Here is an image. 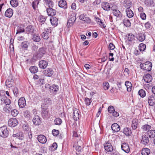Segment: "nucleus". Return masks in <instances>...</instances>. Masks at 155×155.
<instances>
[{
	"label": "nucleus",
	"instance_id": "61",
	"mask_svg": "<svg viewBox=\"0 0 155 155\" xmlns=\"http://www.w3.org/2000/svg\"><path fill=\"white\" fill-rule=\"evenodd\" d=\"M115 111L114 108L113 106H110L108 108V111L110 113H112Z\"/></svg>",
	"mask_w": 155,
	"mask_h": 155
},
{
	"label": "nucleus",
	"instance_id": "48",
	"mask_svg": "<svg viewBox=\"0 0 155 155\" xmlns=\"http://www.w3.org/2000/svg\"><path fill=\"white\" fill-rule=\"evenodd\" d=\"M138 94L141 97L143 98L146 96V92L144 90L141 89L139 90Z\"/></svg>",
	"mask_w": 155,
	"mask_h": 155
},
{
	"label": "nucleus",
	"instance_id": "43",
	"mask_svg": "<svg viewBox=\"0 0 155 155\" xmlns=\"http://www.w3.org/2000/svg\"><path fill=\"white\" fill-rule=\"evenodd\" d=\"M10 4L13 7H16L18 6V0H11L10 1Z\"/></svg>",
	"mask_w": 155,
	"mask_h": 155
},
{
	"label": "nucleus",
	"instance_id": "28",
	"mask_svg": "<svg viewBox=\"0 0 155 155\" xmlns=\"http://www.w3.org/2000/svg\"><path fill=\"white\" fill-rule=\"evenodd\" d=\"M13 10L10 8L8 9L5 12V16L8 18H11L13 15Z\"/></svg>",
	"mask_w": 155,
	"mask_h": 155
},
{
	"label": "nucleus",
	"instance_id": "56",
	"mask_svg": "<svg viewBox=\"0 0 155 155\" xmlns=\"http://www.w3.org/2000/svg\"><path fill=\"white\" fill-rule=\"evenodd\" d=\"M103 87L104 90H107L109 87V84L107 82H104L103 84Z\"/></svg>",
	"mask_w": 155,
	"mask_h": 155
},
{
	"label": "nucleus",
	"instance_id": "8",
	"mask_svg": "<svg viewBox=\"0 0 155 155\" xmlns=\"http://www.w3.org/2000/svg\"><path fill=\"white\" fill-rule=\"evenodd\" d=\"M53 7H49L47 8V12L48 15L49 16H53L56 14V11L55 9L52 8Z\"/></svg>",
	"mask_w": 155,
	"mask_h": 155
},
{
	"label": "nucleus",
	"instance_id": "13",
	"mask_svg": "<svg viewBox=\"0 0 155 155\" xmlns=\"http://www.w3.org/2000/svg\"><path fill=\"white\" fill-rule=\"evenodd\" d=\"M45 75L47 76L50 77L54 73V71L51 68H48L45 70L44 71Z\"/></svg>",
	"mask_w": 155,
	"mask_h": 155
},
{
	"label": "nucleus",
	"instance_id": "42",
	"mask_svg": "<svg viewBox=\"0 0 155 155\" xmlns=\"http://www.w3.org/2000/svg\"><path fill=\"white\" fill-rule=\"evenodd\" d=\"M24 116L26 119L29 120L30 119L31 116L30 112L28 110H26L24 112Z\"/></svg>",
	"mask_w": 155,
	"mask_h": 155
},
{
	"label": "nucleus",
	"instance_id": "38",
	"mask_svg": "<svg viewBox=\"0 0 155 155\" xmlns=\"http://www.w3.org/2000/svg\"><path fill=\"white\" fill-rule=\"evenodd\" d=\"M32 39L33 41L35 42H39L41 39L40 36L36 34H34L32 35Z\"/></svg>",
	"mask_w": 155,
	"mask_h": 155
},
{
	"label": "nucleus",
	"instance_id": "24",
	"mask_svg": "<svg viewBox=\"0 0 155 155\" xmlns=\"http://www.w3.org/2000/svg\"><path fill=\"white\" fill-rule=\"evenodd\" d=\"M132 2L129 0H125L123 2L124 6L126 8H130L132 6Z\"/></svg>",
	"mask_w": 155,
	"mask_h": 155
},
{
	"label": "nucleus",
	"instance_id": "35",
	"mask_svg": "<svg viewBox=\"0 0 155 155\" xmlns=\"http://www.w3.org/2000/svg\"><path fill=\"white\" fill-rule=\"evenodd\" d=\"M147 134L150 138H153L155 137V130H148Z\"/></svg>",
	"mask_w": 155,
	"mask_h": 155
},
{
	"label": "nucleus",
	"instance_id": "5",
	"mask_svg": "<svg viewBox=\"0 0 155 155\" xmlns=\"http://www.w3.org/2000/svg\"><path fill=\"white\" fill-rule=\"evenodd\" d=\"M147 101L149 106H153L155 105V96L150 95L147 97Z\"/></svg>",
	"mask_w": 155,
	"mask_h": 155
},
{
	"label": "nucleus",
	"instance_id": "57",
	"mask_svg": "<svg viewBox=\"0 0 155 155\" xmlns=\"http://www.w3.org/2000/svg\"><path fill=\"white\" fill-rule=\"evenodd\" d=\"M12 91L15 96L16 97H17L18 95V88L16 87H14L12 89Z\"/></svg>",
	"mask_w": 155,
	"mask_h": 155
},
{
	"label": "nucleus",
	"instance_id": "64",
	"mask_svg": "<svg viewBox=\"0 0 155 155\" xmlns=\"http://www.w3.org/2000/svg\"><path fill=\"white\" fill-rule=\"evenodd\" d=\"M84 101L86 104L87 106L90 105L91 102V100L87 98H85Z\"/></svg>",
	"mask_w": 155,
	"mask_h": 155
},
{
	"label": "nucleus",
	"instance_id": "11",
	"mask_svg": "<svg viewBox=\"0 0 155 155\" xmlns=\"http://www.w3.org/2000/svg\"><path fill=\"white\" fill-rule=\"evenodd\" d=\"M18 104L20 108H22L24 107L26 104L25 98L23 97L20 98L18 100Z\"/></svg>",
	"mask_w": 155,
	"mask_h": 155
},
{
	"label": "nucleus",
	"instance_id": "59",
	"mask_svg": "<svg viewBox=\"0 0 155 155\" xmlns=\"http://www.w3.org/2000/svg\"><path fill=\"white\" fill-rule=\"evenodd\" d=\"M18 113V111L16 109L13 110L11 111V114L14 117L16 116Z\"/></svg>",
	"mask_w": 155,
	"mask_h": 155
},
{
	"label": "nucleus",
	"instance_id": "36",
	"mask_svg": "<svg viewBox=\"0 0 155 155\" xmlns=\"http://www.w3.org/2000/svg\"><path fill=\"white\" fill-rule=\"evenodd\" d=\"M125 85L127 87V91L128 92H130L132 88V85L131 82L129 81H126L125 82Z\"/></svg>",
	"mask_w": 155,
	"mask_h": 155
},
{
	"label": "nucleus",
	"instance_id": "9",
	"mask_svg": "<svg viewBox=\"0 0 155 155\" xmlns=\"http://www.w3.org/2000/svg\"><path fill=\"white\" fill-rule=\"evenodd\" d=\"M41 108V115L43 118L46 119L48 118L49 116L48 114V108L47 107H45V108L43 107Z\"/></svg>",
	"mask_w": 155,
	"mask_h": 155
},
{
	"label": "nucleus",
	"instance_id": "14",
	"mask_svg": "<svg viewBox=\"0 0 155 155\" xmlns=\"http://www.w3.org/2000/svg\"><path fill=\"white\" fill-rule=\"evenodd\" d=\"M122 150L126 153H128L130 151L129 147L128 144L125 143H123L121 146Z\"/></svg>",
	"mask_w": 155,
	"mask_h": 155
},
{
	"label": "nucleus",
	"instance_id": "62",
	"mask_svg": "<svg viewBox=\"0 0 155 155\" xmlns=\"http://www.w3.org/2000/svg\"><path fill=\"white\" fill-rule=\"evenodd\" d=\"M59 133L58 130L53 129L52 131V133L54 136H57L59 134Z\"/></svg>",
	"mask_w": 155,
	"mask_h": 155
},
{
	"label": "nucleus",
	"instance_id": "52",
	"mask_svg": "<svg viewBox=\"0 0 155 155\" xmlns=\"http://www.w3.org/2000/svg\"><path fill=\"white\" fill-rule=\"evenodd\" d=\"M139 49L140 51H143L146 49V45L143 43L140 44L139 46Z\"/></svg>",
	"mask_w": 155,
	"mask_h": 155
},
{
	"label": "nucleus",
	"instance_id": "10",
	"mask_svg": "<svg viewBox=\"0 0 155 155\" xmlns=\"http://www.w3.org/2000/svg\"><path fill=\"white\" fill-rule=\"evenodd\" d=\"M112 13L114 15L120 19L122 17V15L120 12L117 9H113Z\"/></svg>",
	"mask_w": 155,
	"mask_h": 155
},
{
	"label": "nucleus",
	"instance_id": "30",
	"mask_svg": "<svg viewBox=\"0 0 155 155\" xmlns=\"http://www.w3.org/2000/svg\"><path fill=\"white\" fill-rule=\"evenodd\" d=\"M26 31L28 33L33 34L35 31L34 27L31 25H28L26 28Z\"/></svg>",
	"mask_w": 155,
	"mask_h": 155
},
{
	"label": "nucleus",
	"instance_id": "54",
	"mask_svg": "<svg viewBox=\"0 0 155 155\" xmlns=\"http://www.w3.org/2000/svg\"><path fill=\"white\" fill-rule=\"evenodd\" d=\"M73 147L78 152H81L83 150V147L81 146H74Z\"/></svg>",
	"mask_w": 155,
	"mask_h": 155
},
{
	"label": "nucleus",
	"instance_id": "1",
	"mask_svg": "<svg viewBox=\"0 0 155 155\" xmlns=\"http://www.w3.org/2000/svg\"><path fill=\"white\" fill-rule=\"evenodd\" d=\"M140 67L141 69L150 71L151 70L152 64L151 62L146 61L144 63H141Z\"/></svg>",
	"mask_w": 155,
	"mask_h": 155
},
{
	"label": "nucleus",
	"instance_id": "47",
	"mask_svg": "<svg viewBox=\"0 0 155 155\" xmlns=\"http://www.w3.org/2000/svg\"><path fill=\"white\" fill-rule=\"evenodd\" d=\"M39 2V0H35L32 3L31 5L33 8L35 10L37 7V5L38 4Z\"/></svg>",
	"mask_w": 155,
	"mask_h": 155
},
{
	"label": "nucleus",
	"instance_id": "60",
	"mask_svg": "<svg viewBox=\"0 0 155 155\" xmlns=\"http://www.w3.org/2000/svg\"><path fill=\"white\" fill-rule=\"evenodd\" d=\"M42 36L43 38L45 39H47L49 37V34L45 32H43L42 33Z\"/></svg>",
	"mask_w": 155,
	"mask_h": 155
},
{
	"label": "nucleus",
	"instance_id": "29",
	"mask_svg": "<svg viewBox=\"0 0 155 155\" xmlns=\"http://www.w3.org/2000/svg\"><path fill=\"white\" fill-rule=\"evenodd\" d=\"M112 130L115 132H117L120 131V126L117 123H114L111 127Z\"/></svg>",
	"mask_w": 155,
	"mask_h": 155
},
{
	"label": "nucleus",
	"instance_id": "50",
	"mask_svg": "<svg viewBox=\"0 0 155 155\" xmlns=\"http://www.w3.org/2000/svg\"><path fill=\"white\" fill-rule=\"evenodd\" d=\"M54 122L55 124L59 125H61L62 123V120L60 118H57L54 120Z\"/></svg>",
	"mask_w": 155,
	"mask_h": 155
},
{
	"label": "nucleus",
	"instance_id": "51",
	"mask_svg": "<svg viewBox=\"0 0 155 155\" xmlns=\"http://www.w3.org/2000/svg\"><path fill=\"white\" fill-rule=\"evenodd\" d=\"M141 128L143 130L147 131V130L150 129L151 128V127L148 124H145L143 125Z\"/></svg>",
	"mask_w": 155,
	"mask_h": 155
},
{
	"label": "nucleus",
	"instance_id": "55",
	"mask_svg": "<svg viewBox=\"0 0 155 155\" xmlns=\"http://www.w3.org/2000/svg\"><path fill=\"white\" fill-rule=\"evenodd\" d=\"M28 138L27 139V142H30L31 141V138L32 137V133L31 130L28 132Z\"/></svg>",
	"mask_w": 155,
	"mask_h": 155
},
{
	"label": "nucleus",
	"instance_id": "41",
	"mask_svg": "<svg viewBox=\"0 0 155 155\" xmlns=\"http://www.w3.org/2000/svg\"><path fill=\"white\" fill-rule=\"evenodd\" d=\"M1 99V101H2L3 100L5 105H9L11 103V100L5 96H4Z\"/></svg>",
	"mask_w": 155,
	"mask_h": 155
},
{
	"label": "nucleus",
	"instance_id": "63",
	"mask_svg": "<svg viewBox=\"0 0 155 155\" xmlns=\"http://www.w3.org/2000/svg\"><path fill=\"white\" fill-rule=\"evenodd\" d=\"M39 21L42 23L43 24L45 21L46 18L45 17L42 15H41L39 17Z\"/></svg>",
	"mask_w": 155,
	"mask_h": 155
},
{
	"label": "nucleus",
	"instance_id": "32",
	"mask_svg": "<svg viewBox=\"0 0 155 155\" xmlns=\"http://www.w3.org/2000/svg\"><path fill=\"white\" fill-rule=\"evenodd\" d=\"M78 112L79 110L77 109L73 110V118L75 120L77 121L78 119L79 118V115Z\"/></svg>",
	"mask_w": 155,
	"mask_h": 155
},
{
	"label": "nucleus",
	"instance_id": "31",
	"mask_svg": "<svg viewBox=\"0 0 155 155\" xmlns=\"http://www.w3.org/2000/svg\"><path fill=\"white\" fill-rule=\"evenodd\" d=\"M58 5L60 7L64 9L67 8V7L66 2L64 0H61L59 1Z\"/></svg>",
	"mask_w": 155,
	"mask_h": 155
},
{
	"label": "nucleus",
	"instance_id": "18",
	"mask_svg": "<svg viewBox=\"0 0 155 155\" xmlns=\"http://www.w3.org/2000/svg\"><path fill=\"white\" fill-rule=\"evenodd\" d=\"M16 34L21 33L25 31V25L23 24H20L17 28Z\"/></svg>",
	"mask_w": 155,
	"mask_h": 155
},
{
	"label": "nucleus",
	"instance_id": "27",
	"mask_svg": "<svg viewBox=\"0 0 155 155\" xmlns=\"http://www.w3.org/2000/svg\"><path fill=\"white\" fill-rule=\"evenodd\" d=\"M51 102V100L49 98H46L44 100L43 103L41 105V108L44 107L45 105L48 106L49 105Z\"/></svg>",
	"mask_w": 155,
	"mask_h": 155
},
{
	"label": "nucleus",
	"instance_id": "26",
	"mask_svg": "<svg viewBox=\"0 0 155 155\" xmlns=\"http://www.w3.org/2000/svg\"><path fill=\"white\" fill-rule=\"evenodd\" d=\"M125 12L127 16L129 18H131L134 16V13L130 8H126Z\"/></svg>",
	"mask_w": 155,
	"mask_h": 155
},
{
	"label": "nucleus",
	"instance_id": "7",
	"mask_svg": "<svg viewBox=\"0 0 155 155\" xmlns=\"http://www.w3.org/2000/svg\"><path fill=\"white\" fill-rule=\"evenodd\" d=\"M104 146L105 150L107 152H110L113 151V147L109 141H108L105 143Z\"/></svg>",
	"mask_w": 155,
	"mask_h": 155
},
{
	"label": "nucleus",
	"instance_id": "49",
	"mask_svg": "<svg viewBox=\"0 0 155 155\" xmlns=\"http://www.w3.org/2000/svg\"><path fill=\"white\" fill-rule=\"evenodd\" d=\"M45 3L48 7H53V4L51 0H44Z\"/></svg>",
	"mask_w": 155,
	"mask_h": 155
},
{
	"label": "nucleus",
	"instance_id": "23",
	"mask_svg": "<svg viewBox=\"0 0 155 155\" xmlns=\"http://www.w3.org/2000/svg\"><path fill=\"white\" fill-rule=\"evenodd\" d=\"M14 80L13 79L9 78L5 81L6 85L8 87H12L14 85Z\"/></svg>",
	"mask_w": 155,
	"mask_h": 155
},
{
	"label": "nucleus",
	"instance_id": "6",
	"mask_svg": "<svg viewBox=\"0 0 155 155\" xmlns=\"http://www.w3.org/2000/svg\"><path fill=\"white\" fill-rule=\"evenodd\" d=\"M18 124V120L15 118H11L9 119L8 124L9 127H15Z\"/></svg>",
	"mask_w": 155,
	"mask_h": 155
},
{
	"label": "nucleus",
	"instance_id": "34",
	"mask_svg": "<svg viewBox=\"0 0 155 155\" xmlns=\"http://www.w3.org/2000/svg\"><path fill=\"white\" fill-rule=\"evenodd\" d=\"M123 132L124 134L127 136L130 135L132 133L130 128L127 127L123 129Z\"/></svg>",
	"mask_w": 155,
	"mask_h": 155
},
{
	"label": "nucleus",
	"instance_id": "37",
	"mask_svg": "<svg viewBox=\"0 0 155 155\" xmlns=\"http://www.w3.org/2000/svg\"><path fill=\"white\" fill-rule=\"evenodd\" d=\"M145 38V35L142 33L139 34L137 37V39L140 41L142 42L143 41Z\"/></svg>",
	"mask_w": 155,
	"mask_h": 155
},
{
	"label": "nucleus",
	"instance_id": "21",
	"mask_svg": "<svg viewBox=\"0 0 155 155\" xmlns=\"http://www.w3.org/2000/svg\"><path fill=\"white\" fill-rule=\"evenodd\" d=\"M38 141L42 143H45L47 141V139L46 137L43 135H40L38 137Z\"/></svg>",
	"mask_w": 155,
	"mask_h": 155
},
{
	"label": "nucleus",
	"instance_id": "4",
	"mask_svg": "<svg viewBox=\"0 0 155 155\" xmlns=\"http://www.w3.org/2000/svg\"><path fill=\"white\" fill-rule=\"evenodd\" d=\"M46 49L44 47H42L39 49L38 51L35 54V56L37 59L41 58L46 53Z\"/></svg>",
	"mask_w": 155,
	"mask_h": 155
},
{
	"label": "nucleus",
	"instance_id": "12",
	"mask_svg": "<svg viewBox=\"0 0 155 155\" xmlns=\"http://www.w3.org/2000/svg\"><path fill=\"white\" fill-rule=\"evenodd\" d=\"M12 136L14 137H16L17 138L21 140H23L25 138L24 134L22 132H20L16 134H13Z\"/></svg>",
	"mask_w": 155,
	"mask_h": 155
},
{
	"label": "nucleus",
	"instance_id": "25",
	"mask_svg": "<svg viewBox=\"0 0 155 155\" xmlns=\"http://www.w3.org/2000/svg\"><path fill=\"white\" fill-rule=\"evenodd\" d=\"M76 19V17L74 15L70 17L68 20L67 26H72Z\"/></svg>",
	"mask_w": 155,
	"mask_h": 155
},
{
	"label": "nucleus",
	"instance_id": "22",
	"mask_svg": "<svg viewBox=\"0 0 155 155\" xmlns=\"http://www.w3.org/2000/svg\"><path fill=\"white\" fill-rule=\"evenodd\" d=\"M143 79L146 82L149 83L152 81V78L150 74H147L144 75L143 77Z\"/></svg>",
	"mask_w": 155,
	"mask_h": 155
},
{
	"label": "nucleus",
	"instance_id": "39",
	"mask_svg": "<svg viewBox=\"0 0 155 155\" xmlns=\"http://www.w3.org/2000/svg\"><path fill=\"white\" fill-rule=\"evenodd\" d=\"M150 153V149L147 148H143L142 149L141 154L142 155H148Z\"/></svg>",
	"mask_w": 155,
	"mask_h": 155
},
{
	"label": "nucleus",
	"instance_id": "16",
	"mask_svg": "<svg viewBox=\"0 0 155 155\" xmlns=\"http://www.w3.org/2000/svg\"><path fill=\"white\" fill-rule=\"evenodd\" d=\"M32 121L34 124L35 125H39L40 124L41 122L40 118L38 116H35L33 118Z\"/></svg>",
	"mask_w": 155,
	"mask_h": 155
},
{
	"label": "nucleus",
	"instance_id": "20",
	"mask_svg": "<svg viewBox=\"0 0 155 155\" xmlns=\"http://www.w3.org/2000/svg\"><path fill=\"white\" fill-rule=\"evenodd\" d=\"M149 142L148 137L145 135L142 136L141 143L144 145L148 144Z\"/></svg>",
	"mask_w": 155,
	"mask_h": 155
},
{
	"label": "nucleus",
	"instance_id": "3",
	"mask_svg": "<svg viewBox=\"0 0 155 155\" xmlns=\"http://www.w3.org/2000/svg\"><path fill=\"white\" fill-rule=\"evenodd\" d=\"M45 87L49 88V90L50 92L54 94H55L59 89L58 86L55 84L50 86L49 84H46L45 85Z\"/></svg>",
	"mask_w": 155,
	"mask_h": 155
},
{
	"label": "nucleus",
	"instance_id": "44",
	"mask_svg": "<svg viewBox=\"0 0 155 155\" xmlns=\"http://www.w3.org/2000/svg\"><path fill=\"white\" fill-rule=\"evenodd\" d=\"M123 23L124 25L126 27H128L130 26L131 23L130 20L127 18H125L123 20Z\"/></svg>",
	"mask_w": 155,
	"mask_h": 155
},
{
	"label": "nucleus",
	"instance_id": "40",
	"mask_svg": "<svg viewBox=\"0 0 155 155\" xmlns=\"http://www.w3.org/2000/svg\"><path fill=\"white\" fill-rule=\"evenodd\" d=\"M144 3L145 5L147 6H154L153 0H145Z\"/></svg>",
	"mask_w": 155,
	"mask_h": 155
},
{
	"label": "nucleus",
	"instance_id": "17",
	"mask_svg": "<svg viewBox=\"0 0 155 155\" xmlns=\"http://www.w3.org/2000/svg\"><path fill=\"white\" fill-rule=\"evenodd\" d=\"M48 64V62L44 60L40 61L39 63V66L41 68L45 69L46 68Z\"/></svg>",
	"mask_w": 155,
	"mask_h": 155
},
{
	"label": "nucleus",
	"instance_id": "46",
	"mask_svg": "<svg viewBox=\"0 0 155 155\" xmlns=\"http://www.w3.org/2000/svg\"><path fill=\"white\" fill-rule=\"evenodd\" d=\"M29 70L32 73L35 74L38 71V68L36 66H31L29 68Z\"/></svg>",
	"mask_w": 155,
	"mask_h": 155
},
{
	"label": "nucleus",
	"instance_id": "53",
	"mask_svg": "<svg viewBox=\"0 0 155 155\" xmlns=\"http://www.w3.org/2000/svg\"><path fill=\"white\" fill-rule=\"evenodd\" d=\"M22 128L23 130L26 131H30V127L27 124H25L23 125L22 126Z\"/></svg>",
	"mask_w": 155,
	"mask_h": 155
},
{
	"label": "nucleus",
	"instance_id": "15",
	"mask_svg": "<svg viewBox=\"0 0 155 155\" xmlns=\"http://www.w3.org/2000/svg\"><path fill=\"white\" fill-rule=\"evenodd\" d=\"M101 7L104 10L107 11L110 10V8L109 4L106 2H102Z\"/></svg>",
	"mask_w": 155,
	"mask_h": 155
},
{
	"label": "nucleus",
	"instance_id": "58",
	"mask_svg": "<svg viewBox=\"0 0 155 155\" xmlns=\"http://www.w3.org/2000/svg\"><path fill=\"white\" fill-rule=\"evenodd\" d=\"M3 110L7 112H9L11 110L10 105H5V106H4Z\"/></svg>",
	"mask_w": 155,
	"mask_h": 155
},
{
	"label": "nucleus",
	"instance_id": "2",
	"mask_svg": "<svg viewBox=\"0 0 155 155\" xmlns=\"http://www.w3.org/2000/svg\"><path fill=\"white\" fill-rule=\"evenodd\" d=\"M8 130L6 126H3L0 127V136L6 138L8 136Z\"/></svg>",
	"mask_w": 155,
	"mask_h": 155
},
{
	"label": "nucleus",
	"instance_id": "45",
	"mask_svg": "<svg viewBox=\"0 0 155 155\" xmlns=\"http://www.w3.org/2000/svg\"><path fill=\"white\" fill-rule=\"evenodd\" d=\"M127 40L128 41H131L135 39L134 35L132 33L128 34L127 35Z\"/></svg>",
	"mask_w": 155,
	"mask_h": 155
},
{
	"label": "nucleus",
	"instance_id": "19",
	"mask_svg": "<svg viewBox=\"0 0 155 155\" xmlns=\"http://www.w3.org/2000/svg\"><path fill=\"white\" fill-rule=\"evenodd\" d=\"M138 123V120L136 118L134 119L132 122L131 126L132 129L133 130H135L137 128Z\"/></svg>",
	"mask_w": 155,
	"mask_h": 155
},
{
	"label": "nucleus",
	"instance_id": "33",
	"mask_svg": "<svg viewBox=\"0 0 155 155\" xmlns=\"http://www.w3.org/2000/svg\"><path fill=\"white\" fill-rule=\"evenodd\" d=\"M51 22L53 26H56L58 24V19L55 17H52L50 19Z\"/></svg>",
	"mask_w": 155,
	"mask_h": 155
}]
</instances>
